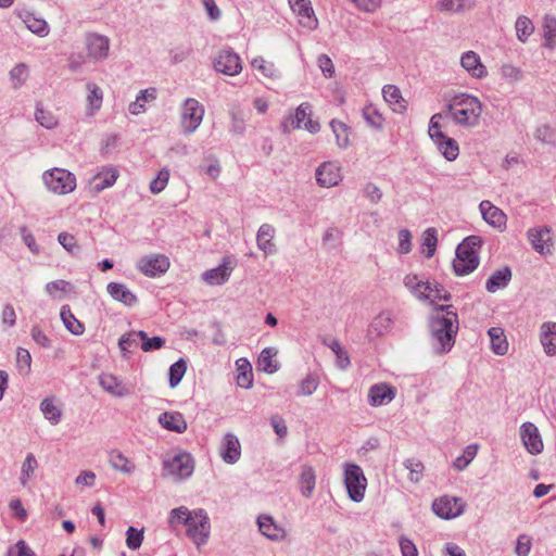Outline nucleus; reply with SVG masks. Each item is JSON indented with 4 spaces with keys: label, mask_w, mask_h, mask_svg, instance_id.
Returning a JSON list of instances; mask_svg holds the SVG:
<instances>
[{
    "label": "nucleus",
    "mask_w": 556,
    "mask_h": 556,
    "mask_svg": "<svg viewBox=\"0 0 556 556\" xmlns=\"http://www.w3.org/2000/svg\"><path fill=\"white\" fill-rule=\"evenodd\" d=\"M482 218L490 226L503 230L506 227L507 216L506 214L493 205L490 201L484 200L479 205Z\"/></svg>",
    "instance_id": "obj_19"
},
{
    "label": "nucleus",
    "mask_w": 556,
    "mask_h": 556,
    "mask_svg": "<svg viewBox=\"0 0 556 556\" xmlns=\"http://www.w3.org/2000/svg\"><path fill=\"white\" fill-rule=\"evenodd\" d=\"M465 502L455 496L443 495L432 503L434 514L442 519H453L465 511Z\"/></svg>",
    "instance_id": "obj_9"
},
{
    "label": "nucleus",
    "mask_w": 556,
    "mask_h": 556,
    "mask_svg": "<svg viewBox=\"0 0 556 556\" xmlns=\"http://www.w3.org/2000/svg\"><path fill=\"white\" fill-rule=\"evenodd\" d=\"M193 470V457L187 452H179L163 460V476H169L176 481L188 479L192 476Z\"/></svg>",
    "instance_id": "obj_3"
},
{
    "label": "nucleus",
    "mask_w": 556,
    "mask_h": 556,
    "mask_svg": "<svg viewBox=\"0 0 556 556\" xmlns=\"http://www.w3.org/2000/svg\"><path fill=\"white\" fill-rule=\"evenodd\" d=\"M193 515V510H189L186 506L174 508L169 513L168 523L173 527L182 523L185 527Z\"/></svg>",
    "instance_id": "obj_53"
},
{
    "label": "nucleus",
    "mask_w": 556,
    "mask_h": 556,
    "mask_svg": "<svg viewBox=\"0 0 556 556\" xmlns=\"http://www.w3.org/2000/svg\"><path fill=\"white\" fill-rule=\"evenodd\" d=\"M344 484L351 501L359 503L364 500L367 479L361 466L352 463L344 465Z\"/></svg>",
    "instance_id": "obj_5"
},
{
    "label": "nucleus",
    "mask_w": 556,
    "mask_h": 556,
    "mask_svg": "<svg viewBox=\"0 0 556 556\" xmlns=\"http://www.w3.org/2000/svg\"><path fill=\"white\" fill-rule=\"evenodd\" d=\"M438 243V231L435 228H427L422 233V247L427 249L426 257L430 258L433 256Z\"/></svg>",
    "instance_id": "obj_51"
},
{
    "label": "nucleus",
    "mask_w": 556,
    "mask_h": 556,
    "mask_svg": "<svg viewBox=\"0 0 556 556\" xmlns=\"http://www.w3.org/2000/svg\"><path fill=\"white\" fill-rule=\"evenodd\" d=\"M330 127H331L332 132H333V135L336 137L337 146L340 149L348 148V146L350 143V138H349L350 128H349V126L346 124H344L343 122H340L338 119H332L330 122Z\"/></svg>",
    "instance_id": "obj_42"
},
{
    "label": "nucleus",
    "mask_w": 556,
    "mask_h": 556,
    "mask_svg": "<svg viewBox=\"0 0 556 556\" xmlns=\"http://www.w3.org/2000/svg\"><path fill=\"white\" fill-rule=\"evenodd\" d=\"M520 438L526 450L532 454L538 455L543 451V441L538 427L532 422H525L520 427Z\"/></svg>",
    "instance_id": "obj_15"
},
{
    "label": "nucleus",
    "mask_w": 556,
    "mask_h": 556,
    "mask_svg": "<svg viewBox=\"0 0 556 556\" xmlns=\"http://www.w3.org/2000/svg\"><path fill=\"white\" fill-rule=\"evenodd\" d=\"M60 316L64 327L74 336H80L85 331V326L72 313L68 305L61 307Z\"/></svg>",
    "instance_id": "obj_39"
},
{
    "label": "nucleus",
    "mask_w": 556,
    "mask_h": 556,
    "mask_svg": "<svg viewBox=\"0 0 556 556\" xmlns=\"http://www.w3.org/2000/svg\"><path fill=\"white\" fill-rule=\"evenodd\" d=\"M137 268L148 277H156L168 270L169 260L163 254L143 256L138 261Z\"/></svg>",
    "instance_id": "obj_13"
},
{
    "label": "nucleus",
    "mask_w": 556,
    "mask_h": 556,
    "mask_svg": "<svg viewBox=\"0 0 556 556\" xmlns=\"http://www.w3.org/2000/svg\"><path fill=\"white\" fill-rule=\"evenodd\" d=\"M240 455L241 446L239 439L231 432L226 433L220 450L223 460L232 465L239 460Z\"/></svg>",
    "instance_id": "obj_25"
},
{
    "label": "nucleus",
    "mask_w": 556,
    "mask_h": 556,
    "mask_svg": "<svg viewBox=\"0 0 556 556\" xmlns=\"http://www.w3.org/2000/svg\"><path fill=\"white\" fill-rule=\"evenodd\" d=\"M40 409L51 425L55 426L61 421L62 410L54 404L52 399H43L40 403Z\"/></svg>",
    "instance_id": "obj_41"
},
{
    "label": "nucleus",
    "mask_w": 556,
    "mask_h": 556,
    "mask_svg": "<svg viewBox=\"0 0 556 556\" xmlns=\"http://www.w3.org/2000/svg\"><path fill=\"white\" fill-rule=\"evenodd\" d=\"M460 66L467 74L476 79H483L488 76V70L480 56L475 51H466L460 55Z\"/></svg>",
    "instance_id": "obj_17"
},
{
    "label": "nucleus",
    "mask_w": 556,
    "mask_h": 556,
    "mask_svg": "<svg viewBox=\"0 0 556 556\" xmlns=\"http://www.w3.org/2000/svg\"><path fill=\"white\" fill-rule=\"evenodd\" d=\"M106 291L112 299L126 306H134L138 302L137 296L124 283L110 282L106 286Z\"/></svg>",
    "instance_id": "obj_28"
},
{
    "label": "nucleus",
    "mask_w": 556,
    "mask_h": 556,
    "mask_svg": "<svg viewBox=\"0 0 556 556\" xmlns=\"http://www.w3.org/2000/svg\"><path fill=\"white\" fill-rule=\"evenodd\" d=\"M527 238L533 250L539 254L545 255L551 252L552 237L549 227L540 226L529 228Z\"/></svg>",
    "instance_id": "obj_14"
},
{
    "label": "nucleus",
    "mask_w": 556,
    "mask_h": 556,
    "mask_svg": "<svg viewBox=\"0 0 556 556\" xmlns=\"http://www.w3.org/2000/svg\"><path fill=\"white\" fill-rule=\"evenodd\" d=\"M232 270V262L229 257H225L217 267L205 270L202 279L208 286H222L228 281Z\"/></svg>",
    "instance_id": "obj_16"
},
{
    "label": "nucleus",
    "mask_w": 556,
    "mask_h": 556,
    "mask_svg": "<svg viewBox=\"0 0 556 556\" xmlns=\"http://www.w3.org/2000/svg\"><path fill=\"white\" fill-rule=\"evenodd\" d=\"M488 334L491 341V350L496 355H505L508 351V342L501 327H492Z\"/></svg>",
    "instance_id": "obj_38"
},
{
    "label": "nucleus",
    "mask_w": 556,
    "mask_h": 556,
    "mask_svg": "<svg viewBox=\"0 0 556 556\" xmlns=\"http://www.w3.org/2000/svg\"><path fill=\"white\" fill-rule=\"evenodd\" d=\"M404 467L409 471L408 479L418 483L424 477V465L420 460L408 458L403 463Z\"/></svg>",
    "instance_id": "obj_54"
},
{
    "label": "nucleus",
    "mask_w": 556,
    "mask_h": 556,
    "mask_svg": "<svg viewBox=\"0 0 556 556\" xmlns=\"http://www.w3.org/2000/svg\"><path fill=\"white\" fill-rule=\"evenodd\" d=\"M118 177V172L114 167H105L91 179V187L96 192H100L112 187Z\"/></svg>",
    "instance_id": "obj_33"
},
{
    "label": "nucleus",
    "mask_w": 556,
    "mask_h": 556,
    "mask_svg": "<svg viewBox=\"0 0 556 556\" xmlns=\"http://www.w3.org/2000/svg\"><path fill=\"white\" fill-rule=\"evenodd\" d=\"M515 29L518 40L525 43L534 33V25L529 17L521 15L515 23Z\"/></svg>",
    "instance_id": "obj_43"
},
{
    "label": "nucleus",
    "mask_w": 556,
    "mask_h": 556,
    "mask_svg": "<svg viewBox=\"0 0 556 556\" xmlns=\"http://www.w3.org/2000/svg\"><path fill=\"white\" fill-rule=\"evenodd\" d=\"M252 67L260 71L265 77L276 78L278 77V71L271 62H267L262 56H256L251 61Z\"/></svg>",
    "instance_id": "obj_55"
},
{
    "label": "nucleus",
    "mask_w": 556,
    "mask_h": 556,
    "mask_svg": "<svg viewBox=\"0 0 556 556\" xmlns=\"http://www.w3.org/2000/svg\"><path fill=\"white\" fill-rule=\"evenodd\" d=\"M363 117L366 123L375 129H381L383 127L384 118L374 105L364 108Z\"/></svg>",
    "instance_id": "obj_49"
},
{
    "label": "nucleus",
    "mask_w": 556,
    "mask_h": 556,
    "mask_svg": "<svg viewBox=\"0 0 556 556\" xmlns=\"http://www.w3.org/2000/svg\"><path fill=\"white\" fill-rule=\"evenodd\" d=\"M275 352L271 348L264 349L258 356V365L267 374H274L278 370L277 364L273 362Z\"/></svg>",
    "instance_id": "obj_58"
},
{
    "label": "nucleus",
    "mask_w": 556,
    "mask_h": 556,
    "mask_svg": "<svg viewBox=\"0 0 556 556\" xmlns=\"http://www.w3.org/2000/svg\"><path fill=\"white\" fill-rule=\"evenodd\" d=\"M275 237V228L269 224H263L258 228L256 235L257 248L264 252L265 255H270L276 252V245L273 242Z\"/></svg>",
    "instance_id": "obj_29"
},
{
    "label": "nucleus",
    "mask_w": 556,
    "mask_h": 556,
    "mask_svg": "<svg viewBox=\"0 0 556 556\" xmlns=\"http://www.w3.org/2000/svg\"><path fill=\"white\" fill-rule=\"evenodd\" d=\"M258 529L266 538L277 541L283 536V530L278 527L273 517L263 515L257 518Z\"/></svg>",
    "instance_id": "obj_37"
},
{
    "label": "nucleus",
    "mask_w": 556,
    "mask_h": 556,
    "mask_svg": "<svg viewBox=\"0 0 556 556\" xmlns=\"http://www.w3.org/2000/svg\"><path fill=\"white\" fill-rule=\"evenodd\" d=\"M511 280V270L508 266L496 269L486 280L485 289L490 293H495L496 291L504 289L507 287L509 281Z\"/></svg>",
    "instance_id": "obj_32"
},
{
    "label": "nucleus",
    "mask_w": 556,
    "mask_h": 556,
    "mask_svg": "<svg viewBox=\"0 0 556 556\" xmlns=\"http://www.w3.org/2000/svg\"><path fill=\"white\" fill-rule=\"evenodd\" d=\"M479 255L477 252H468L466 254L456 249V255L453 261V269L457 276H466L472 273L479 265Z\"/></svg>",
    "instance_id": "obj_18"
},
{
    "label": "nucleus",
    "mask_w": 556,
    "mask_h": 556,
    "mask_svg": "<svg viewBox=\"0 0 556 556\" xmlns=\"http://www.w3.org/2000/svg\"><path fill=\"white\" fill-rule=\"evenodd\" d=\"M213 65L218 73L228 76H236L242 71L239 54L230 49L219 51L214 59Z\"/></svg>",
    "instance_id": "obj_10"
},
{
    "label": "nucleus",
    "mask_w": 556,
    "mask_h": 556,
    "mask_svg": "<svg viewBox=\"0 0 556 556\" xmlns=\"http://www.w3.org/2000/svg\"><path fill=\"white\" fill-rule=\"evenodd\" d=\"M459 323L452 305H438L429 319L430 343L434 354L448 353L455 344Z\"/></svg>",
    "instance_id": "obj_1"
},
{
    "label": "nucleus",
    "mask_w": 556,
    "mask_h": 556,
    "mask_svg": "<svg viewBox=\"0 0 556 556\" xmlns=\"http://www.w3.org/2000/svg\"><path fill=\"white\" fill-rule=\"evenodd\" d=\"M315 177L317 184L323 188L338 186L342 180L341 166L338 162H324L316 168Z\"/></svg>",
    "instance_id": "obj_12"
},
{
    "label": "nucleus",
    "mask_w": 556,
    "mask_h": 556,
    "mask_svg": "<svg viewBox=\"0 0 556 556\" xmlns=\"http://www.w3.org/2000/svg\"><path fill=\"white\" fill-rule=\"evenodd\" d=\"M139 339L142 341L141 349L144 352L160 350L164 346L165 340L162 337L155 336L149 338L147 332L143 330L138 331Z\"/></svg>",
    "instance_id": "obj_56"
},
{
    "label": "nucleus",
    "mask_w": 556,
    "mask_h": 556,
    "mask_svg": "<svg viewBox=\"0 0 556 556\" xmlns=\"http://www.w3.org/2000/svg\"><path fill=\"white\" fill-rule=\"evenodd\" d=\"M88 55L96 60H104L109 54L110 39L104 35L96 33L88 34L86 37Z\"/></svg>",
    "instance_id": "obj_20"
},
{
    "label": "nucleus",
    "mask_w": 556,
    "mask_h": 556,
    "mask_svg": "<svg viewBox=\"0 0 556 556\" xmlns=\"http://www.w3.org/2000/svg\"><path fill=\"white\" fill-rule=\"evenodd\" d=\"M47 189L55 194H67L76 188V177L71 172L54 167L42 174Z\"/></svg>",
    "instance_id": "obj_4"
},
{
    "label": "nucleus",
    "mask_w": 556,
    "mask_h": 556,
    "mask_svg": "<svg viewBox=\"0 0 556 556\" xmlns=\"http://www.w3.org/2000/svg\"><path fill=\"white\" fill-rule=\"evenodd\" d=\"M168 179L169 170L162 168L157 176L150 182V191L154 194L162 192L166 188Z\"/></svg>",
    "instance_id": "obj_63"
},
{
    "label": "nucleus",
    "mask_w": 556,
    "mask_h": 556,
    "mask_svg": "<svg viewBox=\"0 0 556 556\" xmlns=\"http://www.w3.org/2000/svg\"><path fill=\"white\" fill-rule=\"evenodd\" d=\"M71 287V283L68 281L59 279L51 282H48L45 287L46 292L51 298H60L61 293L67 292L68 288Z\"/></svg>",
    "instance_id": "obj_64"
},
{
    "label": "nucleus",
    "mask_w": 556,
    "mask_h": 556,
    "mask_svg": "<svg viewBox=\"0 0 556 556\" xmlns=\"http://www.w3.org/2000/svg\"><path fill=\"white\" fill-rule=\"evenodd\" d=\"M446 116V110L442 113H437L431 116L429 122L428 134L431 140L443 139L444 132L441 130L440 121Z\"/></svg>",
    "instance_id": "obj_62"
},
{
    "label": "nucleus",
    "mask_w": 556,
    "mask_h": 556,
    "mask_svg": "<svg viewBox=\"0 0 556 556\" xmlns=\"http://www.w3.org/2000/svg\"><path fill=\"white\" fill-rule=\"evenodd\" d=\"M437 5L440 11L457 13L470 5V0H439Z\"/></svg>",
    "instance_id": "obj_60"
},
{
    "label": "nucleus",
    "mask_w": 556,
    "mask_h": 556,
    "mask_svg": "<svg viewBox=\"0 0 556 556\" xmlns=\"http://www.w3.org/2000/svg\"><path fill=\"white\" fill-rule=\"evenodd\" d=\"M395 397L394 388L387 383H377L370 387L368 391V402L371 406H382L390 403Z\"/></svg>",
    "instance_id": "obj_24"
},
{
    "label": "nucleus",
    "mask_w": 556,
    "mask_h": 556,
    "mask_svg": "<svg viewBox=\"0 0 556 556\" xmlns=\"http://www.w3.org/2000/svg\"><path fill=\"white\" fill-rule=\"evenodd\" d=\"M533 136L538 141L544 144L556 146V129L548 124L536 126Z\"/></svg>",
    "instance_id": "obj_46"
},
{
    "label": "nucleus",
    "mask_w": 556,
    "mask_h": 556,
    "mask_svg": "<svg viewBox=\"0 0 556 556\" xmlns=\"http://www.w3.org/2000/svg\"><path fill=\"white\" fill-rule=\"evenodd\" d=\"M9 75L12 88L20 89L29 76L28 66L25 63H18L10 71Z\"/></svg>",
    "instance_id": "obj_44"
},
{
    "label": "nucleus",
    "mask_w": 556,
    "mask_h": 556,
    "mask_svg": "<svg viewBox=\"0 0 556 556\" xmlns=\"http://www.w3.org/2000/svg\"><path fill=\"white\" fill-rule=\"evenodd\" d=\"M109 462L113 469L126 475H130L136 470L135 464L118 451L110 453Z\"/></svg>",
    "instance_id": "obj_40"
},
{
    "label": "nucleus",
    "mask_w": 556,
    "mask_h": 556,
    "mask_svg": "<svg viewBox=\"0 0 556 556\" xmlns=\"http://www.w3.org/2000/svg\"><path fill=\"white\" fill-rule=\"evenodd\" d=\"M439 152L444 156L445 160L452 162L458 157L459 147L455 139L443 135V139L433 140Z\"/></svg>",
    "instance_id": "obj_35"
},
{
    "label": "nucleus",
    "mask_w": 556,
    "mask_h": 556,
    "mask_svg": "<svg viewBox=\"0 0 556 556\" xmlns=\"http://www.w3.org/2000/svg\"><path fill=\"white\" fill-rule=\"evenodd\" d=\"M18 18L25 24L27 29L39 37L48 36L50 28L46 20L36 16L33 12L27 10L17 11Z\"/></svg>",
    "instance_id": "obj_22"
},
{
    "label": "nucleus",
    "mask_w": 556,
    "mask_h": 556,
    "mask_svg": "<svg viewBox=\"0 0 556 556\" xmlns=\"http://www.w3.org/2000/svg\"><path fill=\"white\" fill-rule=\"evenodd\" d=\"M543 36L545 39V47L554 48L556 45V17L553 15H545L543 20Z\"/></svg>",
    "instance_id": "obj_47"
},
{
    "label": "nucleus",
    "mask_w": 556,
    "mask_h": 556,
    "mask_svg": "<svg viewBox=\"0 0 556 556\" xmlns=\"http://www.w3.org/2000/svg\"><path fill=\"white\" fill-rule=\"evenodd\" d=\"M36 121L47 129H52L58 125V121L55 116L49 112L37 105L35 112Z\"/></svg>",
    "instance_id": "obj_61"
},
{
    "label": "nucleus",
    "mask_w": 556,
    "mask_h": 556,
    "mask_svg": "<svg viewBox=\"0 0 556 556\" xmlns=\"http://www.w3.org/2000/svg\"><path fill=\"white\" fill-rule=\"evenodd\" d=\"M157 97V90L153 87L140 90L136 100L128 105V111L132 115H139L146 112V103L154 101Z\"/></svg>",
    "instance_id": "obj_34"
},
{
    "label": "nucleus",
    "mask_w": 556,
    "mask_h": 556,
    "mask_svg": "<svg viewBox=\"0 0 556 556\" xmlns=\"http://www.w3.org/2000/svg\"><path fill=\"white\" fill-rule=\"evenodd\" d=\"M312 108L307 102L301 103L294 111L290 117L282 123V129L285 132L289 131V125L294 128H305L311 134H316L320 129V125L318 122H314L311 118Z\"/></svg>",
    "instance_id": "obj_7"
},
{
    "label": "nucleus",
    "mask_w": 556,
    "mask_h": 556,
    "mask_svg": "<svg viewBox=\"0 0 556 556\" xmlns=\"http://www.w3.org/2000/svg\"><path fill=\"white\" fill-rule=\"evenodd\" d=\"M483 105L472 94L459 93L446 105V116L459 127L471 129L480 124Z\"/></svg>",
    "instance_id": "obj_2"
},
{
    "label": "nucleus",
    "mask_w": 556,
    "mask_h": 556,
    "mask_svg": "<svg viewBox=\"0 0 556 556\" xmlns=\"http://www.w3.org/2000/svg\"><path fill=\"white\" fill-rule=\"evenodd\" d=\"M139 334L138 331H130L123 334L118 340V348L122 352L123 357H127L131 352V348L137 346Z\"/></svg>",
    "instance_id": "obj_59"
},
{
    "label": "nucleus",
    "mask_w": 556,
    "mask_h": 556,
    "mask_svg": "<svg viewBox=\"0 0 556 556\" xmlns=\"http://www.w3.org/2000/svg\"><path fill=\"white\" fill-rule=\"evenodd\" d=\"M211 531L210 518L207 513L198 508L186 526L188 538L198 546L205 544Z\"/></svg>",
    "instance_id": "obj_6"
},
{
    "label": "nucleus",
    "mask_w": 556,
    "mask_h": 556,
    "mask_svg": "<svg viewBox=\"0 0 556 556\" xmlns=\"http://www.w3.org/2000/svg\"><path fill=\"white\" fill-rule=\"evenodd\" d=\"M98 380L101 388L113 396L126 397L131 393L130 388L112 374H101Z\"/></svg>",
    "instance_id": "obj_23"
},
{
    "label": "nucleus",
    "mask_w": 556,
    "mask_h": 556,
    "mask_svg": "<svg viewBox=\"0 0 556 556\" xmlns=\"http://www.w3.org/2000/svg\"><path fill=\"white\" fill-rule=\"evenodd\" d=\"M300 492L305 498L313 496L316 485V472L313 466L303 465L299 477Z\"/></svg>",
    "instance_id": "obj_30"
},
{
    "label": "nucleus",
    "mask_w": 556,
    "mask_h": 556,
    "mask_svg": "<svg viewBox=\"0 0 556 556\" xmlns=\"http://www.w3.org/2000/svg\"><path fill=\"white\" fill-rule=\"evenodd\" d=\"M394 324V317L391 312H381L377 315L369 326V333L382 336L389 332Z\"/></svg>",
    "instance_id": "obj_36"
},
{
    "label": "nucleus",
    "mask_w": 556,
    "mask_h": 556,
    "mask_svg": "<svg viewBox=\"0 0 556 556\" xmlns=\"http://www.w3.org/2000/svg\"><path fill=\"white\" fill-rule=\"evenodd\" d=\"M204 106L194 98L185 100L181 111V127L187 135L194 132L204 116Z\"/></svg>",
    "instance_id": "obj_8"
},
{
    "label": "nucleus",
    "mask_w": 556,
    "mask_h": 556,
    "mask_svg": "<svg viewBox=\"0 0 556 556\" xmlns=\"http://www.w3.org/2000/svg\"><path fill=\"white\" fill-rule=\"evenodd\" d=\"M478 448V444L467 445L463 454L454 460L453 467L458 471L465 470L477 456Z\"/></svg>",
    "instance_id": "obj_45"
},
{
    "label": "nucleus",
    "mask_w": 556,
    "mask_h": 556,
    "mask_svg": "<svg viewBox=\"0 0 556 556\" xmlns=\"http://www.w3.org/2000/svg\"><path fill=\"white\" fill-rule=\"evenodd\" d=\"M186 370L187 363L182 358L178 359L177 362L170 365L168 370L170 388H175L180 383Z\"/></svg>",
    "instance_id": "obj_50"
},
{
    "label": "nucleus",
    "mask_w": 556,
    "mask_h": 556,
    "mask_svg": "<svg viewBox=\"0 0 556 556\" xmlns=\"http://www.w3.org/2000/svg\"><path fill=\"white\" fill-rule=\"evenodd\" d=\"M288 3L302 27L308 30H314L318 27V20L313 10L311 0H288Z\"/></svg>",
    "instance_id": "obj_11"
},
{
    "label": "nucleus",
    "mask_w": 556,
    "mask_h": 556,
    "mask_svg": "<svg viewBox=\"0 0 556 556\" xmlns=\"http://www.w3.org/2000/svg\"><path fill=\"white\" fill-rule=\"evenodd\" d=\"M540 343L547 356L556 355V323L544 321L540 326Z\"/></svg>",
    "instance_id": "obj_26"
},
{
    "label": "nucleus",
    "mask_w": 556,
    "mask_h": 556,
    "mask_svg": "<svg viewBox=\"0 0 556 556\" xmlns=\"http://www.w3.org/2000/svg\"><path fill=\"white\" fill-rule=\"evenodd\" d=\"M86 109L85 115L93 117L102 108L104 93L102 88L93 81L86 84Z\"/></svg>",
    "instance_id": "obj_21"
},
{
    "label": "nucleus",
    "mask_w": 556,
    "mask_h": 556,
    "mask_svg": "<svg viewBox=\"0 0 556 556\" xmlns=\"http://www.w3.org/2000/svg\"><path fill=\"white\" fill-rule=\"evenodd\" d=\"M38 468V462L33 453H28L23 462L20 482L23 486L27 485L29 479Z\"/></svg>",
    "instance_id": "obj_48"
},
{
    "label": "nucleus",
    "mask_w": 556,
    "mask_h": 556,
    "mask_svg": "<svg viewBox=\"0 0 556 556\" xmlns=\"http://www.w3.org/2000/svg\"><path fill=\"white\" fill-rule=\"evenodd\" d=\"M319 380L316 376L309 374L299 383L296 394L299 396L312 395L318 388Z\"/></svg>",
    "instance_id": "obj_57"
},
{
    "label": "nucleus",
    "mask_w": 556,
    "mask_h": 556,
    "mask_svg": "<svg viewBox=\"0 0 556 556\" xmlns=\"http://www.w3.org/2000/svg\"><path fill=\"white\" fill-rule=\"evenodd\" d=\"M382 97L395 113H404L406 111V101L395 85H386L382 88Z\"/></svg>",
    "instance_id": "obj_31"
},
{
    "label": "nucleus",
    "mask_w": 556,
    "mask_h": 556,
    "mask_svg": "<svg viewBox=\"0 0 556 556\" xmlns=\"http://www.w3.org/2000/svg\"><path fill=\"white\" fill-rule=\"evenodd\" d=\"M159 424L166 430L184 433L187 430V421L179 412H164L157 418Z\"/></svg>",
    "instance_id": "obj_27"
},
{
    "label": "nucleus",
    "mask_w": 556,
    "mask_h": 556,
    "mask_svg": "<svg viewBox=\"0 0 556 556\" xmlns=\"http://www.w3.org/2000/svg\"><path fill=\"white\" fill-rule=\"evenodd\" d=\"M404 286L412 292L413 295H419V288L431 290V282L420 279L417 275H406L404 278Z\"/></svg>",
    "instance_id": "obj_52"
}]
</instances>
